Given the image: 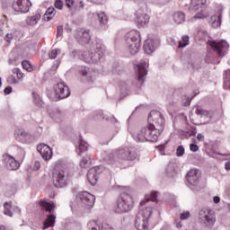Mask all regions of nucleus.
<instances>
[{"label": "nucleus", "instance_id": "dca6fc26", "mask_svg": "<svg viewBox=\"0 0 230 230\" xmlns=\"http://www.w3.org/2000/svg\"><path fill=\"white\" fill-rule=\"evenodd\" d=\"M13 8L14 12L26 13V12L30 10V7L28 6V0H15L13 4Z\"/></svg>", "mask_w": 230, "mask_h": 230}, {"label": "nucleus", "instance_id": "4d7b16f0", "mask_svg": "<svg viewBox=\"0 0 230 230\" xmlns=\"http://www.w3.org/2000/svg\"><path fill=\"white\" fill-rule=\"evenodd\" d=\"M0 230H6V226L0 225Z\"/></svg>", "mask_w": 230, "mask_h": 230}, {"label": "nucleus", "instance_id": "2f4dec72", "mask_svg": "<svg viewBox=\"0 0 230 230\" xmlns=\"http://www.w3.org/2000/svg\"><path fill=\"white\" fill-rule=\"evenodd\" d=\"M22 66L25 71H28V73H31L33 71V66H31V63L28 60H24L22 62Z\"/></svg>", "mask_w": 230, "mask_h": 230}, {"label": "nucleus", "instance_id": "a18cd8bd", "mask_svg": "<svg viewBox=\"0 0 230 230\" xmlns=\"http://www.w3.org/2000/svg\"><path fill=\"white\" fill-rule=\"evenodd\" d=\"M181 220H187V218H190V212H183L181 217H180Z\"/></svg>", "mask_w": 230, "mask_h": 230}, {"label": "nucleus", "instance_id": "e433bc0d", "mask_svg": "<svg viewBox=\"0 0 230 230\" xmlns=\"http://www.w3.org/2000/svg\"><path fill=\"white\" fill-rule=\"evenodd\" d=\"M84 57V62H86L87 64H91V62H94V59H93V57H91V54L84 52L83 54Z\"/></svg>", "mask_w": 230, "mask_h": 230}, {"label": "nucleus", "instance_id": "0e129e2a", "mask_svg": "<svg viewBox=\"0 0 230 230\" xmlns=\"http://www.w3.org/2000/svg\"><path fill=\"white\" fill-rule=\"evenodd\" d=\"M72 209H73V206H71Z\"/></svg>", "mask_w": 230, "mask_h": 230}, {"label": "nucleus", "instance_id": "1a4fd4ad", "mask_svg": "<svg viewBox=\"0 0 230 230\" xmlns=\"http://www.w3.org/2000/svg\"><path fill=\"white\" fill-rule=\"evenodd\" d=\"M53 181L56 188H66L69 184L70 178L69 175L66 174L64 170H59L54 172Z\"/></svg>", "mask_w": 230, "mask_h": 230}, {"label": "nucleus", "instance_id": "79ce46f5", "mask_svg": "<svg viewBox=\"0 0 230 230\" xmlns=\"http://www.w3.org/2000/svg\"><path fill=\"white\" fill-rule=\"evenodd\" d=\"M54 6L58 8V10H62V8H64V2H62V0H56Z\"/></svg>", "mask_w": 230, "mask_h": 230}, {"label": "nucleus", "instance_id": "f257e3e1", "mask_svg": "<svg viewBox=\"0 0 230 230\" xmlns=\"http://www.w3.org/2000/svg\"><path fill=\"white\" fill-rule=\"evenodd\" d=\"M164 130V118L161 112L152 111L148 116V125L141 128L137 135V141L157 143L161 132Z\"/></svg>", "mask_w": 230, "mask_h": 230}, {"label": "nucleus", "instance_id": "13d9d810", "mask_svg": "<svg viewBox=\"0 0 230 230\" xmlns=\"http://www.w3.org/2000/svg\"><path fill=\"white\" fill-rule=\"evenodd\" d=\"M79 8H84V2H80Z\"/></svg>", "mask_w": 230, "mask_h": 230}, {"label": "nucleus", "instance_id": "ea45409f", "mask_svg": "<svg viewBox=\"0 0 230 230\" xmlns=\"http://www.w3.org/2000/svg\"><path fill=\"white\" fill-rule=\"evenodd\" d=\"M8 84L11 85H13L15 84H19V81H17V78L14 75H9L7 78Z\"/></svg>", "mask_w": 230, "mask_h": 230}, {"label": "nucleus", "instance_id": "a211bd4d", "mask_svg": "<svg viewBox=\"0 0 230 230\" xmlns=\"http://www.w3.org/2000/svg\"><path fill=\"white\" fill-rule=\"evenodd\" d=\"M148 22H150V16L145 13H137L136 23L137 28H145V26H148Z\"/></svg>", "mask_w": 230, "mask_h": 230}, {"label": "nucleus", "instance_id": "49530a36", "mask_svg": "<svg viewBox=\"0 0 230 230\" xmlns=\"http://www.w3.org/2000/svg\"><path fill=\"white\" fill-rule=\"evenodd\" d=\"M190 149L191 152H199V146L195 144H190Z\"/></svg>", "mask_w": 230, "mask_h": 230}, {"label": "nucleus", "instance_id": "bf43d9fd", "mask_svg": "<svg viewBox=\"0 0 230 230\" xmlns=\"http://www.w3.org/2000/svg\"><path fill=\"white\" fill-rule=\"evenodd\" d=\"M97 49H103V47H102V45H99V47H97Z\"/></svg>", "mask_w": 230, "mask_h": 230}, {"label": "nucleus", "instance_id": "cd10ccee", "mask_svg": "<svg viewBox=\"0 0 230 230\" xmlns=\"http://www.w3.org/2000/svg\"><path fill=\"white\" fill-rule=\"evenodd\" d=\"M88 146H89V145L87 144V142H85L84 140H80L79 146L76 148V152H77L78 155H82V154H84V152H87Z\"/></svg>", "mask_w": 230, "mask_h": 230}, {"label": "nucleus", "instance_id": "4c0bfd02", "mask_svg": "<svg viewBox=\"0 0 230 230\" xmlns=\"http://www.w3.org/2000/svg\"><path fill=\"white\" fill-rule=\"evenodd\" d=\"M98 19L101 24H107V15H105V13H99Z\"/></svg>", "mask_w": 230, "mask_h": 230}, {"label": "nucleus", "instance_id": "680f3d73", "mask_svg": "<svg viewBox=\"0 0 230 230\" xmlns=\"http://www.w3.org/2000/svg\"><path fill=\"white\" fill-rule=\"evenodd\" d=\"M182 226H181V225H177V227H181Z\"/></svg>", "mask_w": 230, "mask_h": 230}, {"label": "nucleus", "instance_id": "6e6552de", "mask_svg": "<svg viewBox=\"0 0 230 230\" xmlns=\"http://www.w3.org/2000/svg\"><path fill=\"white\" fill-rule=\"evenodd\" d=\"M137 155L136 152H131L128 148L119 149L116 151L114 154L109 155L108 163L112 164L114 159H121L122 161H134L137 159Z\"/></svg>", "mask_w": 230, "mask_h": 230}, {"label": "nucleus", "instance_id": "72a5a7b5", "mask_svg": "<svg viewBox=\"0 0 230 230\" xmlns=\"http://www.w3.org/2000/svg\"><path fill=\"white\" fill-rule=\"evenodd\" d=\"M32 98L36 105H40V102H42V100H40V95H39V93H37L36 92H32Z\"/></svg>", "mask_w": 230, "mask_h": 230}, {"label": "nucleus", "instance_id": "412c9836", "mask_svg": "<svg viewBox=\"0 0 230 230\" xmlns=\"http://www.w3.org/2000/svg\"><path fill=\"white\" fill-rule=\"evenodd\" d=\"M87 179L92 186L96 185V182H98V169L96 167L91 168L88 171Z\"/></svg>", "mask_w": 230, "mask_h": 230}, {"label": "nucleus", "instance_id": "c03bdc74", "mask_svg": "<svg viewBox=\"0 0 230 230\" xmlns=\"http://www.w3.org/2000/svg\"><path fill=\"white\" fill-rule=\"evenodd\" d=\"M221 24H222V14H219L217 16V21L214 22L213 25L216 26L217 28H220Z\"/></svg>", "mask_w": 230, "mask_h": 230}, {"label": "nucleus", "instance_id": "3c124183", "mask_svg": "<svg viewBox=\"0 0 230 230\" xmlns=\"http://www.w3.org/2000/svg\"><path fill=\"white\" fill-rule=\"evenodd\" d=\"M63 31H64V28L60 25L58 26V37H60Z\"/></svg>", "mask_w": 230, "mask_h": 230}, {"label": "nucleus", "instance_id": "4468645a", "mask_svg": "<svg viewBox=\"0 0 230 230\" xmlns=\"http://www.w3.org/2000/svg\"><path fill=\"white\" fill-rule=\"evenodd\" d=\"M4 161L7 170H19V167L21 166V164L10 155H4Z\"/></svg>", "mask_w": 230, "mask_h": 230}, {"label": "nucleus", "instance_id": "39448f33", "mask_svg": "<svg viewBox=\"0 0 230 230\" xmlns=\"http://www.w3.org/2000/svg\"><path fill=\"white\" fill-rule=\"evenodd\" d=\"M128 50L131 55H136L141 48V34L137 31H131L127 35Z\"/></svg>", "mask_w": 230, "mask_h": 230}, {"label": "nucleus", "instance_id": "7ed1b4c3", "mask_svg": "<svg viewBox=\"0 0 230 230\" xmlns=\"http://www.w3.org/2000/svg\"><path fill=\"white\" fill-rule=\"evenodd\" d=\"M152 217V207L140 208L135 219V227L137 230H148V220Z\"/></svg>", "mask_w": 230, "mask_h": 230}, {"label": "nucleus", "instance_id": "5701e85b", "mask_svg": "<svg viewBox=\"0 0 230 230\" xmlns=\"http://www.w3.org/2000/svg\"><path fill=\"white\" fill-rule=\"evenodd\" d=\"M39 206H40V208H43V209H45L49 213H51L53 211V209H55V203L48 202L44 199L39 200Z\"/></svg>", "mask_w": 230, "mask_h": 230}, {"label": "nucleus", "instance_id": "0eeeda50", "mask_svg": "<svg viewBox=\"0 0 230 230\" xmlns=\"http://www.w3.org/2000/svg\"><path fill=\"white\" fill-rule=\"evenodd\" d=\"M206 3L207 0H196L191 3L189 8L190 12H197L193 19H206L209 17V13L206 11Z\"/></svg>", "mask_w": 230, "mask_h": 230}, {"label": "nucleus", "instance_id": "c756f323", "mask_svg": "<svg viewBox=\"0 0 230 230\" xmlns=\"http://www.w3.org/2000/svg\"><path fill=\"white\" fill-rule=\"evenodd\" d=\"M185 15L181 12H178L174 13L173 20L176 24H181V22H184Z\"/></svg>", "mask_w": 230, "mask_h": 230}, {"label": "nucleus", "instance_id": "864d4df0", "mask_svg": "<svg viewBox=\"0 0 230 230\" xmlns=\"http://www.w3.org/2000/svg\"><path fill=\"white\" fill-rule=\"evenodd\" d=\"M197 139H199V141H204V137L202 134L199 133L197 135Z\"/></svg>", "mask_w": 230, "mask_h": 230}, {"label": "nucleus", "instance_id": "4be33fe9", "mask_svg": "<svg viewBox=\"0 0 230 230\" xmlns=\"http://www.w3.org/2000/svg\"><path fill=\"white\" fill-rule=\"evenodd\" d=\"M144 51H146L147 55L154 53V51H155V41L152 39H147L144 44Z\"/></svg>", "mask_w": 230, "mask_h": 230}, {"label": "nucleus", "instance_id": "9b49d317", "mask_svg": "<svg viewBox=\"0 0 230 230\" xmlns=\"http://www.w3.org/2000/svg\"><path fill=\"white\" fill-rule=\"evenodd\" d=\"M76 199L78 200H81L82 204H84V206H85L86 208H93L96 200V198L94 197V195L87 191L79 192L76 196Z\"/></svg>", "mask_w": 230, "mask_h": 230}, {"label": "nucleus", "instance_id": "b1692460", "mask_svg": "<svg viewBox=\"0 0 230 230\" xmlns=\"http://www.w3.org/2000/svg\"><path fill=\"white\" fill-rule=\"evenodd\" d=\"M41 17H42V15H40V13H39L32 16H29L26 19V24H28V26H35L40 21Z\"/></svg>", "mask_w": 230, "mask_h": 230}, {"label": "nucleus", "instance_id": "f8f14e48", "mask_svg": "<svg viewBox=\"0 0 230 230\" xmlns=\"http://www.w3.org/2000/svg\"><path fill=\"white\" fill-rule=\"evenodd\" d=\"M201 173L198 169H191L187 173V181L190 186H197L200 181Z\"/></svg>", "mask_w": 230, "mask_h": 230}, {"label": "nucleus", "instance_id": "052dcab7", "mask_svg": "<svg viewBox=\"0 0 230 230\" xmlns=\"http://www.w3.org/2000/svg\"><path fill=\"white\" fill-rule=\"evenodd\" d=\"M9 64H12V59H9Z\"/></svg>", "mask_w": 230, "mask_h": 230}, {"label": "nucleus", "instance_id": "de8ad7c7", "mask_svg": "<svg viewBox=\"0 0 230 230\" xmlns=\"http://www.w3.org/2000/svg\"><path fill=\"white\" fill-rule=\"evenodd\" d=\"M13 39V34L7 33L5 38H4V40H6V42H11Z\"/></svg>", "mask_w": 230, "mask_h": 230}, {"label": "nucleus", "instance_id": "37998d69", "mask_svg": "<svg viewBox=\"0 0 230 230\" xmlns=\"http://www.w3.org/2000/svg\"><path fill=\"white\" fill-rule=\"evenodd\" d=\"M90 159L91 158H83L79 164L81 168H87V164H89Z\"/></svg>", "mask_w": 230, "mask_h": 230}, {"label": "nucleus", "instance_id": "c9c22d12", "mask_svg": "<svg viewBox=\"0 0 230 230\" xmlns=\"http://www.w3.org/2000/svg\"><path fill=\"white\" fill-rule=\"evenodd\" d=\"M66 5L67 8H77L78 5L76 4V2L75 0H65Z\"/></svg>", "mask_w": 230, "mask_h": 230}, {"label": "nucleus", "instance_id": "393cba45", "mask_svg": "<svg viewBox=\"0 0 230 230\" xmlns=\"http://www.w3.org/2000/svg\"><path fill=\"white\" fill-rule=\"evenodd\" d=\"M57 217L53 214L48 215L47 219L43 223V229H48V227H53L55 226V220Z\"/></svg>", "mask_w": 230, "mask_h": 230}, {"label": "nucleus", "instance_id": "a19ab883", "mask_svg": "<svg viewBox=\"0 0 230 230\" xmlns=\"http://www.w3.org/2000/svg\"><path fill=\"white\" fill-rule=\"evenodd\" d=\"M196 114H199V116H208L209 112H208V111L202 110L200 107H198L196 110Z\"/></svg>", "mask_w": 230, "mask_h": 230}, {"label": "nucleus", "instance_id": "2eb2a0df", "mask_svg": "<svg viewBox=\"0 0 230 230\" xmlns=\"http://www.w3.org/2000/svg\"><path fill=\"white\" fill-rule=\"evenodd\" d=\"M14 137L21 143H30L31 140V135L26 132L24 129L18 128L14 132Z\"/></svg>", "mask_w": 230, "mask_h": 230}, {"label": "nucleus", "instance_id": "a878e982", "mask_svg": "<svg viewBox=\"0 0 230 230\" xmlns=\"http://www.w3.org/2000/svg\"><path fill=\"white\" fill-rule=\"evenodd\" d=\"M159 192L157 191H152L150 194V198H146L144 200L140 201V206L143 208V206H146V202H157V195Z\"/></svg>", "mask_w": 230, "mask_h": 230}, {"label": "nucleus", "instance_id": "bb28decb", "mask_svg": "<svg viewBox=\"0 0 230 230\" xmlns=\"http://www.w3.org/2000/svg\"><path fill=\"white\" fill-rule=\"evenodd\" d=\"M57 13V11L54 7H49L47 9L46 13L43 15V20L49 22L51 21L55 17V14Z\"/></svg>", "mask_w": 230, "mask_h": 230}, {"label": "nucleus", "instance_id": "f3484780", "mask_svg": "<svg viewBox=\"0 0 230 230\" xmlns=\"http://www.w3.org/2000/svg\"><path fill=\"white\" fill-rule=\"evenodd\" d=\"M88 227L90 230H114L112 226L109 225V223L98 224V221L92 220L88 223Z\"/></svg>", "mask_w": 230, "mask_h": 230}, {"label": "nucleus", "instance_id": "6ab92c4d", "mask_svg": "<svg viewBox=\"0 0 230 230\" xmlns=\"http://www.w3.org/2000/svg\"><path fill=\"white\" fill-rule=\"evenodd\" d=\"M75 37L79 40V42L87 43L91 40V33L89 32V31H85L84 29L77 31Z\"/></svg>", "mask_w": 230, "mask_h": 230}, {"label": "nucleus", "instance_id": "603ef678", "mask_svg": "<svg viewBox=\"0 0 230 230\" xmlns=\"http://www.w3.org/2000/svg\"><path fill=\"white\" fill-rule=\"evenodd\" d=\"M80 73H81L82 76H87V68L86 67H83L80 70Z\"/></svg>", "mask_w": 230, "mask_h": 230}, {"label": "nucleus", "instance_id": "8fccbe9b", "mask_svg": "<svg viewBox=\"0 0 230 230\" xmlns=\"http://www.w3.org/2000/svg\"><path fill=\"white\" fill-rule=\"evenodd\" d=\"M12 93V86H7L5 87V89L4 90V93L6 94H10Z\"/></svg>", "mask_w": 230, "mask_h": 230}, {"label": "nucleus", "instance_id": "f03ea898", "mask_svg": "<svg viewBox=\"0 0 230 230\" xmlns=\"http://www.w3.org/2000/svg\"><path fill=\"white\" fill-rule=\"evenodd\" d=\"M134 198L130 193L122 192L118 198L114 207L115 213H128L134 208Z\"/></svg>", "mask_w": 230, "mask_h": 230}, {"label": "nucleus", "instance_id": "423d86ee", "mask_svg": "<svg viewBox=\"0 0 230 230\" xmlns=\"http://www.w3.org/2000/svg\"><path fill=\"white\" fill-rule=\"evenodd\" d=\"M55 93H49V98L51 102H58V100H64V98H67L71 92H69V87L66 85L64 83H58L54 86Z\"/></svg>", "mask_w": 230, "mask_h": 230}, {"label": "nucleus", "instance_id": "f704fd0d", "mask_svg": "<svg viewBox=\"0 0 230 230\" xmlns=\"http://www.w3.org/2000/svg\"><path fill=\"white\" fill-rule=\"evenodd\" d=\"M58 53H60V49H52V50L49 53V58H50L51 60L57 58V55H58Z\"/></svg>", "mask_w": 230, "mask_h": 230}, {"label": "nucleus", "instance_id": "473e14b6", "mask_svg": "<svg viewBox=\"0 0 230 230\" xmlns=\"http://www.w3.org/2000/svg\"><path fill=\"white\" fill-rule=\"evenodd\" d=\"M12 71H13V75H16L17 80H24V76H26V75H24V73H22V71H21V69L13 68Z\"/></svg>", "mask_w": 230, "mask_h": 230}, {"label": "nucleus", "instance_id": "6e6d98bb", "mask_svg": "<svg viewBox=\"0 0 230 230\" xmlns=\"http://www.w3.org/2000/svg\"><path fill=\"white\" fill-rule=\"evenodd\" d=\"M225 168L226 170H230V162L226 163Z\"/></svg>", "mask_w": 230, "mask_h": 230}, {"label": "nucleus", "instance_id": "7c9ffc66", "mask_svg": "<svg viewBox=\"0 0 230 230\" xmlns=\"http://www.w3.org/2000/svg\"><path fill=\"white\" fill-rule=\"evenodd\" d=\"M190 44V37L189 36H183L181 38V40L179 41L178 48H186Z\"/></svg>", "mask_w": 230, "mask_h": 230}, {"label": "nucleus", "instance_id": "20e7f679", "mask_svg": "<svg viewBox=\"0 0 230 230\" xmlns=\"http://www.w3.org/2000/svg\"><path fill=\"white\" fill-rule=\"evenodd\" d=\"M199 224H201L203 227H213L217 222V216L213 209L209 208H203L199 210Z\"/></svg>", "mask_w": 230, "mask_h": 230}, {"label": "nucleus", "instance_id": "9d476101", "mask_svg": "<svg viewBox=\"0 0 230 230\" xmlns=\"http://www.w3.org/2000/svg\"><path fill=\"white\" fill-rule=\"evenodd\" d=\"M208 46H210V48L215 53H217L218 57H224V50L229 49V43L224 40L220 41L210 40L208 41Z\"/></svg>", "mask_w": 230, "mask_h": 230}, {"label": "nucleus", "instance_id": "58836bf2", "mask_svg": "<svg viewBox=\"0 0 230 230\" xmlns=\"http://www.w3.org/2000/svg\"><path fill=\"white\" fill-rule=\"evenodd\" d=\"M184 146H179L176 149V155L177 157H182L184 155Z\"/></svg>", "mask_w": 230, "mask_h": 230}, {"label": "nucleus", "instance_id": "ddd939ff", "mask_svg": "<svg viewBox=\"0 0 230 230\" xmlns=\"http://www.w3.org/2000/svg\"><path fill=\"white\" fill-rule=\"evenodd\" d=\"M38 152L45 161H49L53 157V151L51 147L46 144H41L37 147Z\"/></svg>", "mask_w": 230, "mask_h": 230}, {"label": "nucleus", "instance_id": "aec40b11", "mask_svg": "<svg viewBox=\"0 0 230 230\" xmlns=\"http://www.w3.org/2000/svg\"><path fill=\"white\" fill-rule=\"evenodd\" d=\"M146 66H148V63L146 61H144L137 66V67L138 69V81L139 82H145V76H146V75H147Z\"/></svg>", "mask_w": 230, "mask_h": 230}, {"label": "nucleus", "instance_id": "e2e57ef3", "mask_svg": "<svg viewBox=\"0 0 230 230\" xmlns=\"http://www.w3.org/2000/svg\"><path fill=\"white\" fill-rule=\"evenodd\" d=\"M1 85H2V83H1V77H0V87H1Z\"/></svg>", "mask_w": 230, "mask_h": 230}, {"label": "nucleus", "instance_id": "09e8293b", "mask_svg": "<svg viewBox=\"0 0 230 230\" xmlns=\"http://www.w3.org/2000/svg\"><path fill=\"white\" fill-rule=\"evenodd\" d=\"M33 170H35L36 172L38 170H40V162H35L34 163Z\"/></svg>", "mask_w": 230, "mask_h": 230}, {"label": "nucleus", "instance_id": "5fc2aeb1", "mask_svg": "<svg viewBox=\"0 0 230 230\" xmlns=\"http://www.w3.org/2000/svg\"><path fill=\"white\" fill-rule=\"evenodd\" d=\"M213 201L215 202V204H218V202H220V197L218 196L214 197Z\"/></svg>", "mask_w": 230, "mask_h": 230}, {"label": "nucleus", "instance_id": "c85d7f7f", "mask_svg": "<svg viewBox=\"0 0 230 230\" xmlns=\"http://www.w3.org/2000/svg\"><path fill=\"white\" fill-rule=\"evenodd\" d=\"M4 215H6V217H13V213H12V201L4 203Z\"/></svg>", "mask_w": 230, "mask_h": 230}]
</instances>
